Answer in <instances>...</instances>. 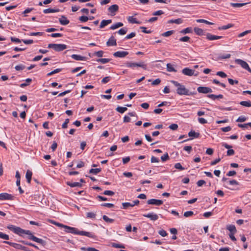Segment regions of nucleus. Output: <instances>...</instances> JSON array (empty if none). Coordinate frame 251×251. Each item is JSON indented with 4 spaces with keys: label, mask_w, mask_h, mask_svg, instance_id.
Here are the masks:
<instances>
[{
    "label": "nucleus",
    "mask_w": 251,
    "mask_h": 251,
    "mask_svg": "<svg viewBox=\"0 0 251 251\" xmlns=\"http://www.w3.org/2000/svg\"><path fill=\"white\" fill-rule=\"evenodd\" d=\"M171 82L177 87L176 93L179 95L193 96L197 94L196 91L191 92L185 86L177 81L171 80Z\"/></svg>",
    "instance_id": "nucleus-1"
},
{
    "label": "nucleus",
    "mask_w": 251,
    "mask_h": 251,
    "mask_svg": "<svg viewBox=\"0 0 251 251\" xmlns=\"http://www.w3.org/2000/svg\"><path fill=\"white\" fill-rule=\"evenodd\" d=\"M23 234H25L28 235L29 236H28L29 239L33 240V241L36 242L38 243H39L42 245H45L46 244V242L45 241H44L42 239L38 238L35 237V236H34L33 235H32V233L31 232V231L30 230H24V229L21 228V235Z\"/></svg>",
    "instance_id": "nucleus-2"
},
{
    "label": "nucleus",
    "mask_w": 251,
    "mask_h": 251,
    "mask_svg": "<svg viewBox=\"0 0 251 251\" xmlns=\"http://www.w3.org/2000/svg\"><path fill=\"white\" fill-rule=\"evenodd\" d=\"M48 48L53 49L56 51H61L67 49V45L61 44H49Z\"/></svg>",
    "instance_id": "nucleus-3"
},
{
    "label": "nucleus",
    "mask_w": 251,
    "mask_h": 251,
    "mask_svg": "<svg viewBox=\"0 0 251 251\" xmlns=\"http://www.w3.org/2000/svg\"><path fill=\"white\" fill-rule=\"evenodd\" d=\"M125 64L127 67L131 68H134L136 67H142L144 70H146L147 67V65L143 62H140L139 63L126 62Z\"/></svg>",
    "instance_id": "nucleus-4"
},
{
    "label": "nucleus",
    "mask_w": 251,
    "mask_h": 251,
    "mask_svg": "<svg viewBox=\"0 0 251 251\" xmlns=\"http://www.w3.org/2000/svg\"><path fill=\"white\" fill-rule=\"evenodd\" d=\"M235 62L236 64L240 65L243 69L247 70L248 72L251 73V69L246 61L240 59H236L235 60Z\"/></svg>",
    "instance_id": "nucleus-5"
},
{
    "label": "nucleus",
    "mask_w": 251,
    "mask_h": 251,
    "mask_svg": "<svg viewBox=\"0 0 251 251\" xmlns=\"http://www.w3.org/2000/svg\"><path fill=\"white\" fill-rule=\"evenodd\" d=\"M7 227L14 233L21 236V228L12 225H8Z\"/></svg>",
    "instance_id": "nucleus-6"
},
{
    "label": "nucleus",
    "mask_w": 251,
    "mask_h": 251,
    "mask_svg": "<svg viewBox=\"0 0 251 251\" xmlns=\"http://www.w3.org/2000/svg\"><path fill=\"white\" fill-rule=\"evenodd\" d=\"M7 227L14 233L21 236V228L12 225H8Z\"/></svg>",
    "instance_id": "nucleus-7"
},
{
    "label": "nucleus",
    "mask_w": 251,
    "mask_h": 251,
    "mask_svg": "<svg viewBox=\"0 0 251 251\" xmlns=\"http://www.w3.org/2000/svg\"><path fill=\"white\" fill-rule=\"evenodd\" d=\"M197 91L200 93L208 94L212 92V89L210 87L200 86L197 88Z\"/></svg>",
    "instance_id": "nucleus-8"
},
{
    "label": "nucleus",
    "mask_w": 251,
    "mask_h": 251,
    "mask_svg": "<svg viewBox=\"0 0 251 251\" xmlns=\"http://www.w3.org/2000/svg\"><path fill=\"white\" fill-rule=\"evenodd\" d=\"M62 227H64L65 228V231L67 233H71L75 234H77L78 229L76 228L70 227L64 225H63Z\"/></svg>",
    "instance_id": "nucleus-9"
},
{
    "label": "nucleus",
    "mask_w": 251,
    "mask_h": 251,
    "mask_svg": "<svg viewBox=\"0 0 251 251\" xmlns=\"http://www.w3.org/2000/svg\"><path fill=\"white\" fill-rule=\"evenodd\" d=\"M14 197L7 193L0 194V200H13Z\"/></svg>",
    "instance_id": "nucleus-10"
},
{
    "label": "nucleus",
    "mask_w": 251,
    "mask_h": 251,
    "mask_svg": "<svg viewBox=\"0 0 251 251\" xmlns=\"http://www.w3.org/2000/svg\"><path fill=\"white\" fill-rule=\"evenodd\" d=\"M163 201L160 200H156V199H150L147 201V203L148 204H152L155 205H160L163 203Z\"/></svg>",
    "instance_id": "nucleus-11"
},
{
    "label": "nucleus",
    "mask_w": 251,
    "mask_h": 251,
    "mask_svg": "<svg viewBox=\"0 0 251 251\" xmlns=\"http://www.w3.org/2000/svg\"><path fill=\"white\" fill-rule=\"evenodd\" d=\"M78 235L86 236L90 238H95V235L92 232H87L85 231H79L77 230Z\"/></svg>",
    "instance_id": "nucleus-12"
},
{
    "label": "nucleus",
    "mask_w": 251,
    "mask_h": 251,
    "mask_svg": "<svg viewBox=\"0 0 251 251\" xmlns=\"http://www.w3.org/2000/svg\"><path fill=\"white\" fill-rule=\"evenodd\" d=\"M128 54V52L126 51H118L113 53V55L116 57L123 58Z\"/></svg>",
    "instance_id": "nucleus-13"
},
{
    "label": "nucleus",
    "mask_w": 251,
    "mask_h": 251,
    "mask_svg": "<svg viewBox=\"0 0 251 251\" xmlns=\"http://www.w3.org/2000/svg\"><path fill=\"white\" fill-rule=\"evenodd\" d=\"M195 71L192 69H190L188 68H185L182 70V73L188 76H192L194 75Z\"/></svg>",
    "instance_id": "nucleus-14"
},
{
    "label": "nucleus",
    "mask_w": 251,
    "mask_h": 251,
    "mask_svg": "<svg viewBox=\"0 0 251 251\" xmlns=\"http://www.w3.org/2000/svg\"><path fill=\"white\" fill-rule=\"evenodd\" d=\"M143 216L145 217L150 218L152 221H156L158 219V216L153 212L148 213L147 214H144Z\"/></svg>",
    "instance_id": "nucleus-15"
},
{
    "label": "nucleus",
    "mask_w": 251,
    "mask_h": 251,
    "mask_svg": "<svg viewBox=\"0 0 251 251\" xmlns=\"http://www.w3.org/2000/svg\"><path fill=\"white\" fill-rule=\"evenodd\" d=\"M119 6L117 4H113L110 6L108 10V11L112 14V15H115V13L118 11Z\"/></svg>",
    "instance_id": "nucleus-16"
},
{
    "label": "nucleus",
    "mask_w": 251,
    "mask_h": 251,
    "mask_svg": "<svg viewBox=\"0 0 251 251\" xmlns=\"http://www.w3.org/2000/svg\"><path fill=\"white\" fill-rule=\"evenodd\" d=\"M206 35V39H208V40H214L220 39L223 38V36L214 35L209 33H207Z\"/></svg>",
    "instance_id": "nucleus-17"
},
{
    "label": "nucleus",
    "mask_w": 251,
    "mask_h": 251,
    "mask_svg": "<svg viewBox=\"0 0 251 251\" xmlns=\"http://www.w3.org/2000/svg\"><path fill=\"white\" fill-rule=\"evenodd\" d=\"M59 22L62 25H67L69 24L70 21L64 15H62L61 18L59 19Z\"/></svg>",
    "instance_id": "nucleus-18"
},
{
    "label": "nucleus",
    "mask_w": 251,
    "mask_h": 251,
    "mask_svg": "<svg viewBox=\"0 0 251 251\" xmlns=\"http://www.w3.org/2000/svg\"><path fill=\"white\" fill-rule=\"evenodd\" d=\"M4 243L7 244L9 245L10 246L14 247V248H15L16 249H18V250H22V248L23 247L22 245H21L19 244L12 243V242H10L9 241H4Z\"/></svg>",
    "instance_id": "nucleus-19"
},
{
    "label": "nucleus",
    "mask_w": 251,
    "mask_h": 251,
    "mask_svg": "<svg viewBox=\"0 0 251 251\" xmlns=\"http://www.w3.org/2000/svg\"><path fill=\"white\" fill-rule=\"evenodd\" d=\"M106 45L107 46H116V40L112 36L106 42Z\"/></svg>",
    "instance_id": "nucleus-20"
},
{
    "label": "nucleus",
    "mask_w": 251,
    "mask_h": 251,
    "mask_svg": "<svg viewBox=\"0 0 251 251\" xmlns=\"http://www.w3.org/2000/svg\"><path fill=\"white\" fill-rule=\"evenodd\" d=\"M72 58L75 60L84 61L86 60V57L78 54H73L71 55Z\"/></svg>",
    "instance_id": "nucleus-21"
},
{
    "label": "nucleus",
    "mask_w": 251,
    "mask_h": 251,
    "mask_svg": "<svg viewBox=\"0 0 251 251\" xmlns=\"http://www.w3.org/2000/svg\"><path fill=\"white\" fill-rule=\"evenodd\" d=\"M66 184L67 185L71 187H82V184L80 182H71L70 181H67L66 182Z\"/></svg>",
    "instance_id": "nucleus-22"
},
{
    "label": "nucleus",
    "mask_w": 251,
    "mask_h": 251,
    "mask_svg": "<svg viewBox=\"0 0 251 251\" xmlns=\"http://www.w3.org/2000/svg\"><path fill=\"white\" fill-rule=\"evenodd\" d=\"M111 22H112V20H103L100 23V28H102L105 26H106L107 25L110 24Z\"/></svg>",
    "instance_id": "nucleus-23"
},
{
    "label": "nucleus",
    "mask_w": 251,
    "mask_h": 251,
    "mask_svg": "<svg viewBox=\"0 0 251 251\" xmlns=\"http://www.w3.org/2000/svg\"><path fill=\"white\" fill-rule=\"evenodd\" d=\"M194 32L196 34L199 36H201L204 34V31L201 28L196 27L194 28Z\"/></svg>",
    "instance_id": "nucleus-24"
},
{
    "label": "nucleus",
    "mask_w": 251,
    "mask_h": 251,
    "mask_svg": "<svg viewBox=\"0 0 251 251\" xmlns=\"http://www.w3.org/2000/svg\"><path fill=\"white\" fill-rule=\"evenodd\" d=\"M32 173L29 171L27 170L26 173L25 177L27 179V181L28 183H30L31 180Z\"/></svg>",
    "instance_id": "nucleus-25"
},
{
    "label": "nucleus",
    "mask_w": 251,
    "mask_h": 251,
    "mask_svg": "<svg viewBox=\"0 0 251 251\" xmlns=\"http://www.w3.org/2000/svg\"><path fill=\"white\" fill-rule=\"evenodd\" d=\"M188 135L189 137H193V138H198L200 136V133L198 132H196L194 130H191L188 133Z\"/></svg>",
    "instance_id": "nucleus-26"
},
{
    "label": "nucleus",
    "mask_w": 251,
    "mask_h": 251,
    "mask_svg": "<svg viewBox=\"0 0 251 251\" xmlns=\"http://www.w3.org/2000/svg\"><path fill=\"white\" fill-rule=\"evenodd\" d=\"M226 228L230 232V233H235L237 231L235 226L234 225H228L227 226Z\"/></svg>",
    "instance_id": "nucleus-27"
},
{
    "label": "nucleus",
    "mask_w": 251,
    "mask_h": 251,
    "mask_svg": "<svg viewBox=\"0 0 251 251\" xmlns=\"http://www.w3.org/2000/svg\"><path fill=\"white\" fill-rule=\"evenodd\" d=\"M128 21L129 23L132 24H140L141 23V22L137 21L136 18L132 16L129 17L128 18Z\"/></svg>",
    "instance_id": "nucleus-28"
},
{
    "label": "nucleus",
    "mask_w": 251,
    "mask_h": 251,
    "mask_svg": "<svg viewBox=\"0 0 251 251\" xmlns=\"http://www.w3.org/2000/svg\"><path fill=\"white\" fill-rule=\"evenodd\" d=\"M123 25V24L121 22L117 23L115 24L112 25L110 27V28L111 29L114 30L117 28H119L120 27H121Z\"/></svg>",
    "instance_id": "nucleus-29"
},
{
    "label": "nucleus",
    "mask_w": 251,
    "mask_h": 251,
    "mask_svg": "<svg viewBox=\"0 0 251 251\" xmlns=\"http://www.w3.org/2000/svg\"><path fill=\"white\" fill-rule=\"evenodd\" d=\"M167 70L168 72H176V70L174 68L173 66L170 64L168 63L167 64Z\"/></svg>",
    "instance_id": "nucleus-30"
},
{
    "label": "nucleus",
    "mask_w": 251,
    "mask_h": 251,
    "mask_svg": "<svg viewBox=\"0 0 251 251\" xmlns=\"http://www.w3.org/2000/svg\"><path fill=\"white\" fill-rule=\"evenodd\" d=\"M240 104L245 107H251V101H242L240 102Z\"/></svg>",
    "instance_id": "nucleus-31"
},
{
    "label": "nucleus",
    "mask_w": 251,
    "mask_h": 251,
    "mask_svg": "<svg viewBox=\"0 0 251 251\" xmlns=\"http://www.w3.org/2000/svg\"><path fill=\"white\" fill-rule=\"evenodd\" d=\"M116 111L120 113H124L125 111H126L127 109L126 107H121L118 106L116 109Z\"/></svg>",
    "instance_id": "nucleus-32"
},
{
    "label": "nucleus",
    "mask_w": 251,
    "mask_h": 251,
    "mask_svg": "<svg viewBox=\"0 0 251 251\" xmlns=\"http://www.w3.org/2000/svg\"><path fill=\"white\" fill-rule=\"evenodd\" d=\"M233 26V24H229L227 25H223L222 26H220L218 27L219 30H226L230 27H232Z\"/></svg>",
    "instance_id": "nucleus-33"
},
{
    "label": "nucleus",
    "mask_w": 251,
    "mask_h": 251,
    "mask_svg": "<svg viewBox=\"0 0 251 251\" xmlns=\"http://www.w3.org/2000/svg\"><path fill=\"white\" fill-rule=\"evenodd\" d=\"M25 83H23L20 84V87L22 88L25 87L27 86H28L29 83L32 81V79L31 78H27L25 80Z\"/></svg>",
    "instance_id": "nucleus-34"
},
{
    "label": "nucleus",
    "mask_w": 251,
    "mask_h": 251,
    "mask_svg": "<svg viewBox=\"0 0 251 251\" xmlns=\"http://www.w3.org/2000/svg\"><path fill=\"white\" fill-rule=\"evenodd\" d=\"M100 171V168L91 169L89 170V173L97 175V174L99 173Z\"/></svg>",
    "instance_id": "nucleus-35"
},
{
    "label": "nucleus",
    "mask_w": 251,
    "mask_h": 251,
    "mask_svg": "<svg viewBox=\"0 0 251 251\" xmlns=\"http://www.w3.org/2000/svg\"><path fill=\"white\" fill-rule=\"evenodd\" d=\"M102 219H103V220L107 223H113L114 221V220L113 219H110L109 218H108L107 216L106 215H103L102 216Z\"/></svg>",
    "instance_id": "nucleus-36"
},
{
    "label": "nucleus",
    "mask_w": 251,
    "mask_h": 251,
    "mask_svg": "<svg viewBox=\"0 0 251 251\" xmlns=\"http://www.w3.org/2000/svg\"><path fill=\"white\" fill-rule=\"evenodd\" d=\"M110 59L108 58H100L97 60V62H101L102 64H105L109 62L110 61Z\"/></svg>",
    "instance_id": "nucleus-37"
},
{
    "label": "nucleus",
    "mask_w": 251,
    "mask_h": 251,
    "mask_svg": "<svg viewBox=\"0 0 251 251\" xmlns=\"http://www.w3.org/2000/svg\"><path fill=\"white\" fill-rule=\"evenodd\" d=\"M197 22L201 23H204L207 25H213V23L210 22L204 19H198L196 20Z\"/></svg>",
    "instance_id": "nucleus-38"
},
{
    "label": "nucleus",
    "mask_w": 251,
    "mask_h": 251,
    "mask_svg": "<svg viewBox=\"0 0 251 251\" xmlns=\"http://www.w3.org/2000/svg\"><path fill=\"white\" fill-rule=\"evenodd\" d=\"M192 30L191 27H187L181 31H180V33L182 34H186L192 32Z\"/></svg>",
    "instance_id": "nucleus-39"
},
{
    "label": "nucleus",
    "mask_w": 251,
    "mask_h": 251,
    "mask_svg": "<svg viewBox=\"0 0 251 251\" xmlns=\"http://www.w3.org/2000/svg\"><path fill=\"white\" fill-rule=\"evenodd\" d=\"M174 33V30H169L163 33L161 35L164 37H168Z\"/></svg>",
    "instance_id": "nucleus-40"
},
{
    "label": "nucleus",
    "mask_w": 251,
    "mask_h": 251,
    "mask_svg": "<svg viewBox=\"0 0 251 251\" xmlns=\"http://www.w3.org/2000/svg\"><path fill=\"white\" fill-rule=\"evenodd\" d=\"M246 4V3H231V5L234 7H240Z\"/></svg>",
    "instance_id": "nucleus-41"
},
{
    "label": "nucleus",
    "mask_w": 251,
    "mask_h": 251,
    "mask_svg": "<svg viewBox=\"0 0 251 251\" xmlns=\"http://www.w3.org/2000/svg\"><path fill=\"white\" fill-rule=\"evenodd\" d=\"M81 250H83L84 251H100L92 247H89L88 248H86L85 247H82L81 248Z\"/></svg>",
    "instance_id": "nucleus-42"
},
{
    "label": "nucleus",
    "mask_w": 251,
    "mask_h": 251,
    "mask_svg": "<svg viewBox=\"0 0 251 251\" xmlns=\"http://www.w3.org/2000/svg\"><path fill=\"white\" fill-rule=\"evenodd\" d=\"M251 32V30H246V31L240 33L239 34H238V37H242Z\"/></svg>",
    "instance_id": "nucleus-43"
},
{
    "label": "nucleus",
    "mask_w": 251,
    "mask_h": 251,
    "mask_svg": "<svg viewBox=\"0 0 251 251\" xmlns=\"http://www.w3.org/2000/svg\"><path fill=\"white\" fill-rule=\"evenodd\" d=\"M175 168L179 170H184L185 169L182 166L180 163H177L175 165Z\"/></svg>",
    "instance_id": "nucleus-44"
},
{
    "label": "nucleus",
    "mask_w": 251,
    "mask_h": 251,
    "mask_svg": "<svg viewBox=\"0 0 251 251\" xmlns=\"http://www.w3.org/2000/svg\"><path fill=\"white\" fill-rule=\"evenodd\" d=\"M0 238L5 240H9V237L8 235L0 232Z\"/></svg>",
    "instance_id": "nucleus-45"
},
{
    "label": "nucleus",
    "mask_w": 251,
    "mask_h": 251,
    "mask_svg": "<svg viewBox=\"0 0 251 251\" xmlns=\"http://www.w3.org/2000/svg\"><path fill=\"white\" fill-rule=\"evenodd\" d=\"M123 209H127L128 207H133V205L130 204V202H123L122 203Z\"/></svg>",
    "instance_id": "nucleus-46"
},
{
    "label": "nucleus",
    "mask_w": 251,
    "mask_h": 251,
    "mask_svg": "<svg viewBox=\"0 0 251 251\" xmlns=\"http://www.w3.org/2000/svg\"><path fill=\"white\" fill-rule=\"evenodd\" d=\"M127 32V29L123 28H121L117 32L120 35H125Z\"/></svg>",
    "instance_id": "nucleus-47"
},
{
    "label": "nucleus",
    "mask_w": 251,
    "mask_h": 251,
    "mask_svg": "<svg viewBox=\"0 0 251 251\" xmlns=\"http://www.w3.org/2000/svg\"><path fill=\"white\" fill-rule=\"evenodd\" d=\"M216 75L222 78H225L227 76V75L226 73H225L224 72L219 71L216 74Z\"/></svg>",
    "instance_id": "nucleus-48"
},
{
    "label": "nucleus",
    "mask_w": 251,
    "mask_h": 251,
    "mask_svg": "<svg viewBox=\"0 0 251 251\" xmlns=\"http://www.w3.org/2000/svg\"><path fill=\"white\" fill-rule=\"evenodd\" d=\"M25 68V66L24 65L21 64L17 65L15 67V69L17 71H21L24 70Z\"/></svg>",
    "instance_id": "nucleus-49"
},
{
    "label": "nucleus",
    "mask_w": 251,
    "mask_h": 251,
    "mask_svg": "<svg viewBox=\"0 0 251 251\" xmlns=\"http://www.w3.org/2000/svg\"><path fill=\"white\" fill-rule=\"evenodd\" d=\"M247 120V118L245 116H241L236 120L237 122H244L246 121Z\"/></svg>",
    "instance_id": "nucleus-50"
},
{
    "label": "nucleus",
    "mask_w": 251,
    "mask_h": 251,
    "mask_svg": "<svg viewBox=\"0 0 251 251\" xmlns=\"http://www.w3.org/2000/svg\"><path fill=\"white\" fill-rule=\"evenodd\" d=\"M194 215V212L192 211H188L185 212L184 213V216L185 217H189L193 216Z\"/></svg>",
    "instance_id": "nucleus-51"
},
{
    "label": "nucleus",
    "mask_w": 251,
    "mask_h": 251,
    "mask_svg": "<svg viewBox=\"0 0 251 251\" xmlns=\"http://www.w3.org/2000/svg\"><path fill=\"white\" fill-rule=\"evenodd\" d=\"M169 159V156L167 153L164 154L163 156L161 157V159L163 162L166 161Z\"/></svg>",
    "instance_id": "nucleus-52"
},
{
    "label": "nucleus",
    "mask_w": 251,
    "mask_h": 251,
    "mask_svg": "<svg viewBox=\"0 0 251 251\" xmlns=\"http://www.w3.org/2000/svg\"><path fill=\"white\" fill-rule=\"evenodd\" d=\"M79 20L81 22H86L89 20V18L86 16H82L79 18Z\"/></svg>",
    "instance_id": "nucleus-53"
},
{
    "label": "nucleus",
    "mask_w": 251,
    "mask_h": 251,
    "mask_svg": "<svg viewBox=\"0 0 251 251\" xmlns=\"http://www.w3.org/2000/svg\"><path fill=\"white\" fill-rule=\"evenodd\" d=\"M169 127L173 130H176L178 128V125L176 124H173L170 125Z\"/></svg>",
    "instance_id": "nucleus-54"
},
{
    "label": "nucleus",
    "mask_w": 251,
    "mask_h": 251,
    "mask_svg": "<svg viewBox=\"0 0 251 251\" xmlns=\"http://www.w3.org/2000/svg\"><path fill=\"white\" fill-rule=\"evenodd\" d=\"M103 194L105 195L111 196L114 195V192L110 190H105L104 191Z\"/></svg>",
    "instance_id": "nucleus-55"
},
{
    "label": "nucleus",
    "mask_w": 251,
    "mask_h": 251,
    "mask_svg": "<svg viewBox=\"0 0 251 251\" xmlns=\"http://www.w3.org/2000/svg\"><path fill=\"white\" fill-rule=\"evenodd\" d=\"M101 205L102 206L107 207H108V208H112V207H113L114 206V205L113 204L110 203H102L101 204Z\"/></svg>",
    "instance_id": "nucleus-56"
},
{
    "label": "nucleus",
    "mask_w": 251,
    "mask_h": 251,
    "mask_svg": "<svg viewBox=\"0 0 251 251\" xmlns=\"http://www.w3.org/2000/svg\"><path fill=\"white\" fill-rule=\"evenodd\" d=\"M231 55L230 54H223L219 56V59H227L230 57Z\"/></svg>",
    "instance_id": "nucleus-57"
},
{
    "label": "nucleus",
    "mask_w": 251,
    "mask_h": 251,
    "mask_svg": "<svg viewBox=\"0 0 251 251\" xmlns=\"http://www.w3.org/2000/svg\"><path fill=\"white\" fill-rule=\"evenodd\" d=\"M103 51L102 50H99L94 53V54L98 57H101L103 56Z\"/></svg>",
    "instance_id": "nucleus-58"
},
{
    "label": "nucleus",
    "mask_w": 251,
    "mask_h": 251,
    "mask_svg": "<svg viewBox=\"0 0 251 251\" xmlns=\"http://www.w3.org/2000/svg\"><path fill=\"white\" fill-rule=\"evenodd\" d=\"M112 247L116 248H125V246L123 245L117 243H113Z\"/></svg>",
    "instance_id": "nucleus-59"
},
{
    "label": "nucleus",
    "mask_w": 251,
    "mask_h": 251,
    "mask_svg": "<svg viewBox=\"0 0 251 251\" xmlns=\"http://www.w3.org/2000/svg\"><path fill=\"white\" fill-rule=\"evenodd\" d=\"M158 233L162 237H165L167 235V233L163 229L160 230L158 231Z\"/></svg>",
    "instance_id": "nucleus-60"
},
{
    "label": "nucleus",
    "mask_w": 251,
    "mask_h": 251,
    "mask_svg": "<svg viewBox=\"0 0 251 251\" xmlns=\"http://www.w3.org/2000/svg\"><path fill=\"white\" fill-rule=\"evenodd\" d=\"M69 123V119H65V122L62 125V127L63 128H66L68 126V124Z\"/></svg>",
    "instance_id": "nucleus-61"
},
{
    "label": "nucleus",
    "mask_w": 251,
    "mask_h": 251,
    "mask_svg": "<svg viewBox=\"0 0 251 251\" xmlns=\"http://www.w3.org/2000/svg\"><path fill=\"white\" fill-rule=\"evenodd\" d=\"M190 37L188 36H184L179 39V41L181 42H188L190 40Z\"/></svg>",
    "instance_id": "nucleus-62"
},
{
    "label": "nucleus",
    "mask_w": 251,
    "mask_h": 251,
    "mask_svg": "<svg viewBox=\"0 0 251 251\" xmlns=\"http://www.w3.org/2000/svg\"><path fill=\"white\" fill-rule=\"evenodd\" d=\"M87 218H95L96 217V214L93 212H88L86 215Z\"/></svg>",
    "instance_id": "nucleus-63"
},
{
    "label": "nucleus",
    "mask_w": 251,
    "mask_h": 251,
    "mask_svg": "<svg viewBox=\"0 0 251 251\" xmlns=\"http://www.w3.org/2000/svg\"><path fill=\"white\" fill-rule=\"evenodd\" d=\"M235 153L234 151L232 149H229L227 151V156H232Z\"/></svg>",
    "instance_id": "nucleus-64"
}]
</instances>
